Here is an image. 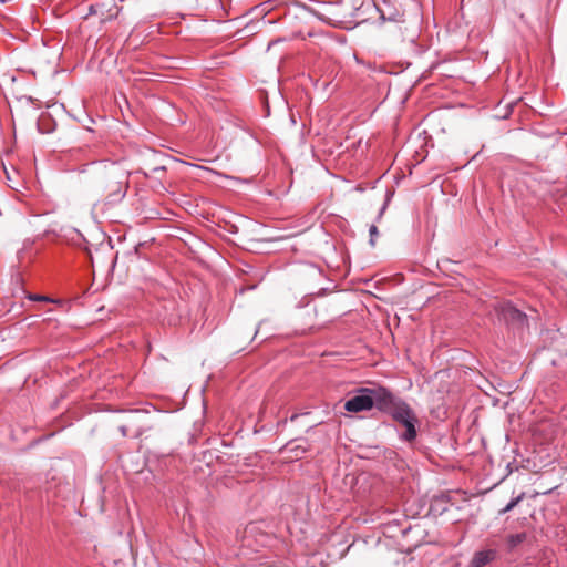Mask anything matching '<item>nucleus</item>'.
<instances>
[{"label":"nucleus","instance_id":"obj_10","mask_svg":"<svg viewBox=\"0 0 567 567\" xmlns=\"http://www.w3.org/2000/svg\"><path fill=\"white\" fill-rule=\"evenodd\" d=\"M369 234H370V244L372 246L375 245V239L379 235V231H378V227L375 225H371L370 228H369Z\"/></svg>","mask_w":567,"mask_h":567},{"label":"nucleus","instance_id":"obj_1","mask_svg":"<svg viewBox=\"0 0 567 567\" xmlns=\"http://www.w3.org/2000/svg\"><path fill=\"white\" fill-rule=\"evenodd\" d=\"M391 416L405 430L400 435L401 440L405 442H412L416 439V424L419 420L412 408L405 401L391 414Z\"/></svg>","mask_w":567,"mask_h":567},{"label":"nucleus","instance_id":"obj_9","mask_svg":"<svg viewBox=\"0 0 567 567\" xmlns=\"http://www.w3.org/2000/svg\"><path fill=\"white\" fill-rule=\"evenodd\" d=\"M29 299L33 301L55 302L54 299L43 295H30Z\"/></svg>","mask_w":567,"mask_h":567},{"label":"nucleus","instance_id":"obj_2","mask_svg":"<svg viewBox=\"0 0 567 567\" xmlns=\"http://www.w3.org/2000/svg\"><path fill=\"white\" fill-rule=\"evenodd\" d=\"M373 406L383 413L391 415L404 401L385 388L371 389Z\"/></svg>","mask_w":567,"mask_h":567},{"label":"nucleus","instance_id":"obj_3","mask_svg":"<svg viewBox=\"0 0 567 567\" xmlns=\"http://www.w3.org/2000/svg\"><path fill=\"white\" fill-rule=\"evenodd\" d=\"M373 408V395H371V388H360L357 395L350 398L344 403V409L348 412H362Z\"/></svg>","mask_w":567,"mask_h":567},{"label":"nucleus","instance_id":"obj_13","mask_svg":"<svg viewBox=\"0 0 567 567\" xmlns=\"http://www.w3.org/2000/svg\"><path fill=\"white\" fill-rule=\"evenodd\" d=\"M278 41H279V40L270 41V42H269V44H268V49H269L272 44H275L276 42H278Z\"/></svg>","mask_w":567,"mask_h":567},{"label":"nucleus","instance_id":"obj_5","mask_svg":"<svg viewBox=\"0 0 567 567\" xmlns=\"http://www.w3.org/2000/svg\"><path fill=\"white\" fill-rule=\"evenodd\" d=\"M501 315L506 321L523 323L526 315L515 308L511 302L503 303L501 307Z\"/></svg>","mask_w":567,"mask_h":567},{"label":"nucleus","instance_id":"obj_8","mask_svg":"<svg viewBox=\"0 0 567 567\" xmlns=\"http://www.w3.org/2000/svg\"><path fill=\"white\" fill-rule=\"evenodd\" d=\"M525 494L522 493L517 497L513 498L502 511L501 514H505L509 511H512L515 506H517L524 498Z\"/></svg>","mask_w":567,"mask_h":567},{"label":"nucleus","instance_id":"obj_11","mask_svg":"<svg viewBox=\"0 0 567 567\" xmlns=\"http://www.w3.org/2000/svg\"><path fill=\"white\" fill-rule=\"evenodd\" d=\"M164 169H165V167H164V166H157V167H154V168L152 169V174H155V173H157V172H163Z\"/></svg>","mask_w":567,"mask_h":567},{"label":"nucleus","instance_id":"obj_12","mask_svg":"<svg viewBox=\"0 0 567 567\" xmlns=\"http://www.w3.org/2000/svg\"><path fill=\"white\" fill-rule=\"evenodd\" d=\"M120 431L124 436L127 435V427L125 425L120 426Z\"/></svg>","mask_w":567,"mask_h":567},{"label":"nucleus","instance_id":"obj_15","mask_svg":"<svg viewBox=\"0 0 567 567\" xmlns=\"http://www.w3.org/2000/svg\"><path fill=\"white\" fill-rule=\"evenodd\" d=\"M122 187H123V186H122V183L120 182V183H118V192H121V190H122Z\"/></svg>","mask_w":567,"mask_h":567},{"label":"nucleus","instance_id":"obj_4","mask_svg":"<svg viewBox=\"0 0 567 567\" xmlns=\"http://www.w3.org/2000/svg\"><path fill=\"white\" fill-rule=\"evenodd\" d=\"M395 0H374L377 10L384 21H400L403 13L395 6Z\"/></svg>","mask_w":567,"mask_h":567},{"label":"nucleus","instance_id":"obj_7","mask_svg":"<svg viewBox=\"0 0 567 567\" xmlns=\"http://www.w3.org/2000/svg\"><path fill=\"white\" fill-rule=\"evenodd\" d=\"M525 539H526V534L525 533L514 534V535H511L508 537V545L511 547H516L519 544H522Z\"/></svg>","mask_w":567,"mask_h":567},{"label":"nucleus","instance_id":"obj_16","mask_svg":"<svg viewBox=\"0 0 567 567\" xmlns=\"http://www.w3.org/2000/svg\"><path fill=\"white\" fill-rule=\"evenodd\" d=\"M383 210H385V206L382 207L380 215L383 213Z\"/></svg>","mask_w":567,"mask_h":567},{"label":"nucleus","instance_id":"obj_14","mask_svg":"<svg viewBox=\"0 0 567 567\" xmlns=\"http://www.w3.org/2000/svg\"><path fill=\"white\" fill-rule=\"evenodd\" d=\"M306 452L305 449H301V452L300 453H296V456H300V454H303Z\"/></svg>","mask_w":567,"mask_h":567},{"label":"nucleus","instance_id":"obj_6","mask_svg":"<svg viewBox=\"0 0 567 567\" xmlns=\"http://www.w3.org/2000/svg\"><path fill=\"white\" fill-rule=\"evenodd\" d=\"M494 557L495 553L493 550L477 551L472 559V567H483L492 561Z\"/></svg>","mask_w":567,"mask_h":567}]
</instances>
